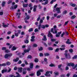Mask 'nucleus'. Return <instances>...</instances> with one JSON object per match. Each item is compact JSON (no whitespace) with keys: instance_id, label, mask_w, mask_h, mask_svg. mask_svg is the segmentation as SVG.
<instances>
[{"instance_id":"nucleus-1","label":"nucleus","mask_w":77,"mask_h":77,"mask_svg":"<svg viewBox=\"0 0 77 77\" xmlns=\"http://www.w3.org/2000/svg\"><path fill=\"white\" fill-rule=\"evenodd\" d=\"M56 29H57V27L55 25L54 26V29L52 28L51 30V32H52L53 33H57V31L56 30Z\"/></svg>"},{"instance_id":"nucleus-2","label":"nucleus","mask_w":77,"mask_h":77,"mask_svg":"<svg viewBox=\"0 0 77 77\" xmlns=\"http://www.w3.org/2000/svg\"><path fill=\"white\" fill-rule=\"evenodd\" d=\"M41 28H42V29H44L45 28V25H41V24H40L39 25H38V30H40Z\"/></svg>"},{"instance_id":"nucleus-3","label":"nucleus","mask_w":77,"mask_h":77,"mask_svg":"<svg viewBox=\"0 0 77 77\" xmlns=\"http://www.w3.org/2000/svg\"><path fill=\"white\" fill-rule=\"evenodd\" d=\"M64 55L66 59H70L71 58V56H70V55L69 54H67L66 53H65Z\"/></svg>"},{"instance_id":"nucleus-4","label":"nucleus","mask_w":77,"mask_h":77,"mask_svg":"<svg viewBox=\"0 0 77 77\" xmlns=\"http://www.w3.org/2000/svg\"><path fill=\"white\" fill-rule=\"evenodd\" d=\"M60 9H61V8H56V11H57V13H58V14H60V13H61Z\"/></svg>"},{"instance_id":"nucleus-5","label":"nucleus","mask_w":77,"mask_h":77,"mask_svg":"<svg viewBox=\"0 0 77 77\" xmlns=\"http://www.w3.org/2000/svg\"><path fill=\"white\" fill-rule=\"evenodd\" d=\"M75 65L74 64L72 63H68L67 65L68 66H72V67L74 66Z\"/></svg>"},{"instance_id":"nucleus-6","label":"nucleus","mask_w":77,"mask_h":77,"mask_svg":"<svg viewBox=\"0 0 77 77\" xmlns=\"http://www.w3.org/2000/svg\"><path fill=\"white\" fill-rule=\"evenodd\" d=\"M48 37H51V38H53V35L51 33V32H50V31H49L48 33Z\"/></svg>"},{"instance_id":"nucleus-7","label":"nucleus","mask_w":77,"mask_h":77,"mask_svg":"<svg viewBox=\"0 0 77 77\" xmlns=\"http://www.w3.org/2000/svg\"><path fill=\"white\" fill-rule=\"evenodd\" d=\"M2 26L3 27L6 28L8 27V25L5 24V23H2Z\"/></svg>"},{"instance_id":"nucleus-8","label":"nucleus","mask_w":77,"mask_h":77,"mask_svg":"<svg viewBox=\"0 0 77 77\" xmlns=\"http://www.w3.org/2000/svg\"><path fill=\"white\" fill-rule=\"evenodd\" d=\"M29 7L30 8V10H32L33 9V7H32V4L30 3L29 5Z\"/></svg>"},{"instance_id":"nucleus-9","label":"nucleus","mask_w":77,"mask_h":77,"mask_svg":"<svg viewBox=\"0 0 77 77\" xmlns=\"http://www.w3.org/2000/svg\"><path fill=\"white\" fill-rule=\"evenodd\" d=\"M21 14L20 13H19L18 12H17L16 13V16H18L17 17V18L18 19L20 18V15H21Z\"/></svg>"},{"instance_id":"nucleus-10","label":"nucleus","mask_w":77,"mask_h":77,"mask_svg":"<svg viewBox=\"0 0 77 77\" xmlns=\"http://www.w3.org/2000/svg\"><path fill=\"white\" fill-rule=\"evenodd\" d=\"M31 41L32 42H33L35 41V36H32L31 37Z\"/></svg>"},{"instance_id":"nucleus-11","label":"nucleus","mask_w":77,"mask_h":77,"mask_svg":"<svg viewBox=\"0 0 77 77\" xmlns=\"http://www.w3.org/2000/svg\"><path fill=\"white\" fill-rule=\"evenodd\" d=\"M17 48L15 46H14L11 48V50H12V51H14V50H16Z\"/></svg>"},{"instance_id":"nucleus-12","label":"nucleus","mask_w":77,"mask_h":77,"mask_svg":"<svg viewBox=\"0 0 77 77\" xmlns=\"http://www.w3.org/2000/svg\"><path fill=\"white\" fill-rule=\"evenodd\" d=\"M29 64L30 65V68L32 69L33 68V64L32 63H29Z\"/></svg>"},{"instance_id":"nucleus-13","label":"nucleus","mask_w":77,"mask_h":77,"mask_svg":"<svg viewBox=\"0 0 77 77\" xmlns=\"http://www.w3.org/2000/svg\"><path fill=\"white\" fill-rule=\"evenodd\" d=\"M19 70H18V72H22V69H23V68L21 67L18 68Z\"/></svg>"},{"instance_id":"nucleus-14","label":"nucleus","mask_w":77,"mask_h":77,"mask_svg":"<svg viewBox=\"0 0 77 77\" xmlns=\"http://www.w3.org/2000/svg\"><path fill=\"white\" fill-rule=\"evenodd\" d=\"M19 60V58L18 57H17L16 58V59H14L13 60V61L14 62H17L18 60Z\"/></svg>"},{"instance_id":"nucleus-15","label":"nucleus","mask_w":77,"mask_h":77,"mask_svg":"<svg viewBox=\"0 0 77 77\" xmlns=\"http://www.w3.org/2000/svg\"><path fill=\"white\" fill-rule=\"evenodd\" d=\"M41 74V72L38 71V72H37V76H39Z\"/></svg>"},{"instance_id":"nucleus-16","label":"nucleus","mask_w":77,"mask_h":77,"mask_svg":"<svg viewBox=\"0 0 77 77\" xmlns=\"http://www.w3.org/2000/svg\"><path fill=\"white\" fill-rule=\"evenodd\" d=\"M42 40H43V41H47V38H46V35H44L43 36V38L42 39Z\"/></svg>"},{"instance_id":"nucleus-17","label":"nucleus","mask_w":77,"mask_h":77,"mask_svg":"<svg viewBox=\"0 0 77 77\" xmlns=\"http://www.w3.org/2000/svg\"><path fill=\"white\" fill-rule=\"evenodd\" d=\"M8 71V70L7 69H3L2 71V74H3L4 72H7Z\"/></svg>"},{"instance_id":"nucleus-18","label":"nucleus","mask_w":77,"mask_h":77,"mask_svg":"<svg viewBox=\"0 0 77 77\" xmlns=\"http://www.w3.org/2000/svg\"><path fill=\"white\" fill-rule=\"evenodd\" d=\"M29 19H30V16L28 15L26 16V17L25 18V20H29Z\"/></svg>"},{"instance_id":"nucleus-19","label":"nucleus","mask_w":77,"mask_h":77,"mask_svg":"<svg viewBox=\"0 0 77 77\" xmlns=\"http://www.w3.org/2000/svg\"><path fill=\"white\" fill-rule=\"evenodd\" d=\"M29 51H30L28 49L25 50H24V52L25 53H29Z\"/></svg>"},{"instance_id":"nucleus-20","label":"nucleus","mask_w":77,"mask_h":77,"mask_svg":"<svg viewBox=\"0 0 77 77\" xmlns=\"http://www.w3.org/2000/svg\"><path fill=\"white\" fill-rule=\"evenodd\" d=\"M27 6H28V4H23V6L24 8H26L27 7Z\"/></svg>"},{"instance_id":"nucleus-21","label":"nucleus","mask_w":77,"mask_h":77,"mask_svg":"<svg viewBox=\"0 0 77 77\" xmlns=\"http://www.w3.org/2000/svg\"><path fill=\"white\" fill-rule=\"evenodd\" d=\"M54 74L56 75H59V73L58 72H57V71H55L54 72Z\"/></svg>"},{"instance_id":"nucleus-22","label":"nucleus","mask_w":77,"mask_h":77,"mask_svg":"<svg viewBox=\"0 0 77 77\" xmlns=\"http://www.w3.org/2000/svg\"><path fill=\"white\" fill-rule=\"evenodd\" d=\"M8 57H9L8 54H6L5 56V57L6 59H8Z\"/></svg>"},{"instance_id":"nucleus-23","label":"nucleus","mask_w":77,"mask_h":77,"mask_svg":"<svg viewBox=\"0 0 77 77\" xmlns=\"http://www.w3.org/2000/svg\"><path fill=\"white\" fill-rule=\"evenodd\" d=\"M71 6H72V7H75L76 6V5L75 4H70Z\"/></svg>"},{"instance_id":"nucleus-24","label":"nucleus","mask_w":77,"mask_h":77,"mask_svg":"<svg viewBox=\"0 0 77 77\" xmlns=\"http://www.w3.org/2000/svg\"><path fill=\"white\" fill-rule=\"evenodd\" d=\"M75 17H76V16L75 15H74L71 17V19H74L75 18Z\"/></svg>"},{"instance_id":"nucleus-25","label":"nucleus","mask_w":77,"mask_h":77,"mask_svg":"<svg viewBox=\"0 0 77 77\" xmlns=\"http://www.w3.org/2000/svg\"><path fill=\"white\" fill-rule=\"evenodd\" d=\"M5 3L6 2L5 1H3L2 2V6H3V7H4Z\"/></svg>"},{"instance_id":"nucleus-26","label":"nucleus","mask_w":77,"mask_h":77,"mask_svg":"<svg viewBox=\"0 0 77 77\" xmlns=\"http://www.w3.org/2000/svg\"><path fill=\"white\" fill-rule=\"evenodd\" d=\"M33 31V28H30L28 30V32H32Z\"/></svg>"},{"instance_id":"nucleus-27","label":"nucleus","mask_w":77,"mask_h":77,"mask_svg":"<svg viewBox=\"0 0 77 77\" xmlns=\"http://www.w3.org/2000/svg\"><path fill=\"white\" fill-rule=\"evenodd\" d=\"M24 42L26 43V44H28V43H29V40L27 39H25L24 40Z\"/></svg>"},{"instance_id":"nucleus-28","label":"nucleus","mask_w":77,"mask_h":77,"mask_svg":"<svg viewBox=\"0 0 77 77\" xmlns=\"http://www.w3.org/2000/svg\"><path fill=\"white\" fill-rule=\"evenodd\" d=\"M38 47V45L36 44H33V47Z\"/></svg>"},{"instance_id":"nucleus-29","label":"nucleus","mask_w":77,"mask_h":77,"mask_svg":"<svg viewBox=\"0 0 77 77\" xmlns=\"http://www.w3.org/2000/svg\"><path fill=\"white\" fill-rule=\"evenodd\" d=\"M50 54L48 53H46L44 54V55L45 56H49Z\"/></svg>"},{"instance_id":"nucleus-30","label":"nucleus","mask_w":77,"mask_h":77,"mask_svg":"<svg viewBox=\"0 0 77 77\" xmlns=\"http://www.w3.org/2000/svg\"><path fill=\"white\" fill-rule=\"evenodd\" d=\"M27 59H32V57L30 55H28L27 57Z\"/></svg>"},{"instance_id":"nucleus-31","label":"nucleus","mask_w":77,"mask_h":77,"mask_svg":"<svg viewBox=\"0 0 77 77\" xmlns=\"http://www.w3.org/2000/svg\"><path fill=\"white\" fill-rule=\"evenodd\" d=\"M34 61L35 62H36V63H37V62H38V59L37 58H35V59L34 60Z\"/></svg>"},{"instance_id":"nucleus-32","label":"nucleus","mask_w":77,"mask_h":77,"mask_svg":"<svg viewBox=\"0 0 77 77\" xmlns=\"http://www.w3.org/2000/svg\"><path fill=\"white\" fill-rule=\"evenodd\" d=\"M40 17H41V15H39L38 17L37 18V21H39V20H40Z\"/></svg>"},{"instance_id":"nucleus-33","label":"nucleus","mask_w":77,"mask_h":77,"mask_svg":"<svg viewBox=\"0 0 77 77\" xmlns=\"http://www.w3.org/2000/svg\"><path fill=\"white\" fill-rule=\"evenodd\" d=\"M16 74H17L18 75H17L16 76V77H20V74L18 72H16Z\"/></svg>"},{"instance_id":"nucleus-34","label":"nucleus","mask_w":77,"mask_h":77,"mask_svg":"<svg viewBox=\"0 0 77 77\" xmlns=\"http://www.w3.org/2000/svg\"><path fill=\"white\" fill-rule=\"evenodd\" d=\"M11 63L10 62H9L8 61V62H7L6 64L7 65H11Z\"/></svg>"},{"instance_id":"nucleus-35","label":"nucleus","mask_w":77,"mask_h":77,"mask_svg":"<svg viewBox=\"0 0 77 77\" xmlns=\"http://www.w3.org/2000/svg\"><path fill=\"white\" fill-rule=\"evenodd\" d=\"M14 35L15 36L17 37V36H18V33H16V32L14 33Z\"/></svg>"},{"instance_id":"nucleus-36","label":"nucleus","mask_w":77,"mask_h":77,"mask_svg":"<svg viewBox=\"0 0 77 77\" xmlns=\"http://www.w3.org/2000/svg\"><path fill=\"white\" fill-rule=\"evenodd\" d=\"M43 50V48L42 47H40L39 49H38V50L39 51H42Z\"/></svg>"},{"instance_id":"nucleus-37","label":"nucleus","mask_w":77,"mask_h":77,"mask_svg":"<svg viewBox=\"0 0 77 77\" xmlns=\"http://www.w3.org/2000/svg\"><path fill=\"white\" fill-rule=\"evenodd\" d=\"M66 44H71V42L66 41Z\"/></svg>"},{"instance_id":"nucleus-38","label":"nucleus","mask_w":77,"mask_h":77,"mask_svg":"<svg viewBox=\"0 0 77 77\" xmlns=\"http://www.w3.org/2000/svg\"><path fill=\"white\" fill-rule=\"evenodd\" d=\"M31 46H29L28 48V50H29L30 51V50H31Z\"/></svg>"},{"instance_id":"nucleus-39","label":"nucleus","mask_w":77,"mask_h":77,"mask_svg":"<svg viewBox=\"0 0 77 77\" xmlns=\"http://www.w3.org/2000/svg\"><path fill=\"white\" fill-rule=\"evenodd\" d=\"M44 56V55L42 53H40L39 54V56L40 57H42Z\"/></svg>"},{"instance_id":"nucleus-40","label":"nucleus","mask_w":77,"mask_h":77,"mask_svg":"<svg viewBox=\"0 0 77 77\" xmlns=\"http://www.w3.org/2000/svg\"><path fill=\"white\" fill-rule=\"evenodd\" d=\"M2 50H6V48L5 47H4L2 48Z\"/></svg>"},{"instance_id":"nucleus-41","label":"nucleus","mask_w":77,"mask_h":77,"mask_svg":"<svg viewBox=\"0 0 77 77\" xmlns=\"http://www.w3.org/2000/svg\"><path fill=\"white\" fill-rule=\"evenodd\" d=\"M5 53H9L10 51H9L8 50H5Z\"/></svg>"},{"instance_id":"nucleus-42","label":"nucleus","mask_w":77,"mask_h":77,"mask_svg":"<svg viewBox=\"0 0 77 77\" xmlns=\"http://www.w3.org/2000/svg\"><path fill=\"white\" fill-rule=\"evenodd\" d=\"M48 50H53V48H48Z\"/></svg>"},{"instance_id":"nucleus-43","label":"nucleus","mask_w":77,"mask_h":77,"mask_svg":"<svg viewBox=\"0 0 77 77\" xmlns=\"http://www.w3.org/2000/svg\"><path fill=\"white\" fill-rule=\"evenodd\" d=\"M27 69V68L25 67L22 70L23 71H26V70Z\"/></svg>"},{"instance_id":"nucleus-44","label":"nucleus","mask_w":77,"mask_h":77,"mask_svg":"<svg viewBox=\"0 0 77 77\" xmlns=\"http://www.w3.org/2000/svg\"><path fill=\"white\" fill-rule=\"evenodd\" d=\"M45 75L47 76V77H50V74H45Z\"/></svg>"},{"instance_id":"nucleus-45","label":"nucleus","mask_w":77,"mask_h":77,"mask_svg":"<svg viewBox=\"0 0 77 77\" xmlns=\"http://www.w3.org/2000/svg\"><path fill=\"white\" fill-rule=\"evenodd\" d=\"M22 63V62L21 60H20L17 63V64H20V63Z\"/></svg>"},{"instance_id":"nucleus-46","label":"nucleus","mask_w":77,"mask_h":77,"mask_svg":"<svg viewBox=\"0 0 77 77\" xmlns=\"http://www.w3.org/2000/svg\"><path fill=\"white\" fill-rule=\"evenodd\" d=\"M69 51L70 53H72L73 51V50L72 49H70L69 50Z\"/></svg>"},{"instance_id":"nucleus-47","label":"nucleus","mask_w":77,"mask_h":77,"mask_svg":"<svg viewBox=\"0 0 77 77\" xmlns=\"http://www.w3.org/2000/svg\"><path fill=\"white\" fill-rule=\"evenodd\" d=\"M67 12V11H63V14H66Z\"/></svg>"},{"instance_id":"nucleus-48","label":"nucleus","mask_w":77,"mask_h":77,"mask_svg":"<svg viewBox=\"0 0 77 77\" xmlns=\"http://www.w3.org/2000/svg\"><path fill=\"white\" fill-rule=\"evenodd\" d=\"M48 3V0H47L45 2V4H46V5H47Z\"/></svg>"},{"instance_id":"nucleus-49","label":"nucleus","mask_w":77,"mask_h":77,"mask_svg":"<svg viewBox=\"0 0 77 77\" xmlns=\"http://www.w3.org/2000/svg\"><path fill=\"white\" fill-rule=\"evenodd\" d=\"M12 47H13V44L10 45L9 46V49L11 48H12Z\"/></svg>"},{"instance_id":"nucleus-50","label":"nucleus","mask_w":77,"mask_h":77,"mask_svg":"<svg viewBox=\"0 0 77 77\" xmlns=\"http://www.w3.org/2000/svg\"><path fill=\"white\" fill-rule=\"evenodd\" d=\"M65 35V32H63V33L61 34V37H63V35Z\"/></svg>"},{"instance_id":"nucleus-51","label":"nucleus","mask_w":77,"mask_h":77,"mask_svg":"<svg viewBox=\"0 0 77 77\" xmlns=\"http://www.w3.org/2000/svg\"><path fill=\"white\" fill-rule=\"evenodd\" d=\"M34 32H38V29L37 28L35 29L34 30Z\"/></svg>"},{"instance_id":"nucleus-52","label":"nucleus","mask_w":77,"mask_h":77,"mask_svg":"<svg viewBox=\"0 0 77 77\" xmlns=\"http://www.w3.org/2000/svg\"><path fill=\"white\" fill-rule=\"evenodd\" d=\"M42 23H43V20H42V19L40 20V24H42Z\"/></svg>"},{"instance_id":"nucleus-53","label":"nucleus","mask_w":77,"mask_h":77,"mask_svg":"<svg viewBox=\"0 0 77 77\" xmlns=\"http://www.w3.org/2000/svg\"><path fill=\"white\" fill-rule=\"evenodd\" d=\"M77 64H76L75 66H74L73 67H72V68L73 69H75L76 68H77Z\"/></svg>"},{"instance_id":"nucleus-54","label":"nucleus","mask_w":77,"mask_h":77,"mask_svg":"<svg viewBox=\"0 0 77 77\" xmlns=\"http://www.w3.org/2000/svg\"><path fill=\"white\" fill-rule=\"evenodd\" d=\"M77 64H76L75 66H74L73 67H72V68L73 69H75L76 68H77Z\"/></svg>"},{"instance_id":"nucleus-55","label":"nucleus","mask_w":77,"mask_h":77,"mask_svg":"<svg viewBox=\"0 0 77 77\" xmlns=\"http://www.w3.org/2000/svg\"><path fill=\"white\" fill-rule=\"evenodd\" d=\"M21 35H25V33L24 32H21Z\"/></svg>"},{"instance_id":"nucleus-56","label":"nucleus","mask_w":77,"mask_h":77,"mask_svg":"<svg viewBox=\"0 0 77 77\" xmlns=\"http://www.w3.org/2000/svg\"><path fill=\"white\" fill-rule=\"evenodd\" d=\"M14 9V6H12L11 7H10V9L11 10H12Z\"/></svg>"},{"instance_id":"nucleus-57","label":"nucleus","mask_w":77,"mask_h":77,"mask_svg":"<svg viewBox=\"0 0 77 77\" xmlns=\"http://www.w3.org/2000/svg\"><path fill=\"white\" fill-rule=\"evenodd\" d=\"M12 2V0H10L8 2V4H10V3H11V2Z\"/></svg>"},{"instance_id":"nucleus-58","label":"nucleus","mask_w":77,"mask_h":77,"mask_svg":"<svg viewBox=\"0 0 77 77\" xmlns=\"http://www.w3.org/2000/svg\"><path fill=\"white\" fill-rule=\"evenodd\" d=\"M8 54V56L9 57H10V56H12V53H10Z\"/></svg>"},{"instance_id":"nucleus-59","label":"nucleus","mask_w":77,"mask_h":77,"mask_svg":"<svg viewBox=\"0 0 77 77\" xmlns=\"http://www.w3.org/2000/svg\"><path fill=\"white\" fill-rule=\"evenodd\" d=\"M11 69L9 68L8 69V70L7 71V72H11Z\"/></svg>"},{"instance_id":"nucleus-60","label":"nucleus","mask_w":77,"mask_h":77,"mask_svg":"<svg viewBox=\"0 0 77 77\" xmlns=\"http://www.w3.org/2000/svg\"><path fill=\"white\" fill-rule=\"evenodd\" d=\"M68 22H69V21H67V22H65L64 24V26H66V24L68 23Z\"/></svg>"},{"instance_id":"nucleus-61","label":"nucleus","mask_w":77,"mask_h":77,"mask_svg":"<svg viewBox=\"0 0 77 77\" xmlns=\"http://www.w3.org/2000/svg\"><path fill=\"white\" fill-rule=\"evenodd\" d=\"M18 27L19 29H21L22 28V27L21 25L19 26H18Z\"/></svg>"},{"instance_id":"nucleus-62","label":"nucleus","mask_w":77,"mask_h":77,"mask_svg":"<svg viewBox=\"0 0 77 77\" xmlns=\"http://www.w3.org/2000/svg\"><path fill=\"white\" fill-rule=\"evenodd\" d=\"M21 66L22 67H24V66H25V64L24 63H23L21 65Z\"/></svg>"},{"instance_id":"nucleus-63","label":"nucleus","mask_w":77,"mask_h":77,"mask_svg":"<svg viewBox=\"0 0 77 77\" xmlns=\"http://www.w3.org/2000/svg\"><path fill=\"white\" fill-rule=\"evenodd\" d=\"M34 74H35V73H32V74H30L29 75L30 76H33V75H34Z\"/></svg>"},{"instance_id":"nucleus-64","label":"nucleus","mask_w":77,"mask_h":77,"mask_svg":"<svg viewBox=\"0 0 77 77\" xmlns=\"http://www.w3.org/2000/svg\"><path fill=\"white\" fill-rule=\"evenodd\" d=\"M76 58H77V55L75 56L74 57L72 58V59H76Z\"/></svg>"}]
</instances>
